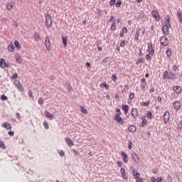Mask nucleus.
Returning <instances> with one entry per match:
<instances>
[{
    "label": "nucleus",
    "instance_id": "obj_26",
    "mask_svg": "<svg viewBox=\"0 0 182 182\" xmlns=\"http://www.w3.org/2000/svg\"><path fill=\"white\" fill-rule=\"evenodd\" d=\"M83 25H86V21H83Z\"/></svg>",
    "mask_w": 182,
    "mask_h": 182
},
{
    "label": "nucleus",
    "instance_id": "obj_7",
    "mask_svg": "<svg viewBox=\"0 0 182 182\" xmlns=\"http://www.w3.org/2000/svg\"><path fill=\"white\" fill-rule=\"evenodd\" d=\"M46 46H50V39L49 37L46 38Z\"/></svg>",
    "mask_w": 182,
    "mask_h": 182
},
{
    "label": "nucleus",
    "instance_id": "obj_12",
    "mask_svg": "<svg viewBox=\"0 0 182 182\" xmlns=\"http://www.w3.org/2000/svg\"><path fill=\"white\" fill-rule=\"evenodd\" d=\"M122 5V1L118 0L117 2L116 3L115 6L117 8H120V6Z\"/></svg>",
    "mask_w": 182,
    "mask_h": 182
},
{
    "label": "nucleus",
    "instance_id": "obj_9",
    "mask_svg": "<svg viewBox=\"0 0 182 182\" xmlns=\"http://www.w3.org/2000/svg\"><path fill=\"white\" fill-rule=\"evenodd\" d=\"M13 7H14V4H6V9L9 11H11V9H12Z\"/></svg>",
    "mask_w": 182,
    "mask_h": 182
},
{
    "label": "nucleus",
    "instance_id": "obj_20",
    "mask_svg": "<svg viewBox=\"0 0 182 182\" xmlns=\"http://www.w3.org/2000/svg\"><path fill=\"white\" fill-rule=\"evenodd\" d=\"M124 46V41H121L119 46Z\"/></svg>",
    "mask_w": 182,
    "mask_h": 182
},
{
    "label": "nucleus",
    "instance_id": "obj_28",
    "mask_svg": "<svg viewBox=\"0 0 182 182\" xmlns=\"http://www.w3.org/2000/svg\"><path fill=\"white\" fill-rule=\"evenodd\" d=\"M3 21H6V18H3Z\"/></svg>",
    "mask_w": 182,
    "mask_h": 182
},
{
    "label": "nucleus",
    "instance_id": "obj_17",
    "mask_svg": "<svg viewBox=\"0 0 182 182\" xmlns=\"http://www.w3.org/2000/svg\"><path fill=\"white\" fill-rule=\"evenodd\" d=\"M13 25L16 27L18 28V23L16 21H13Z\"/></svg>",
    "mask_w": 182,
    "mask_h": 182
},
{
    "label": "nucleus",
    "instance_id": "obj_3",
    "mask_svg": "<svg viewBox=\"0 0 182 182\" xmlns=\"http://www.w3.org/2000/svg\"><path fill=\"white\" fill-rule=\"evenodd\" d=\"M161 44L163 45V46H167L168 45V39H167L166 37H161L160 40Z\"/></svg>",
    "mask_w": 182,
    "mask_h": 182
},
{
    "label": "nucleus",
    "instance_id": "obj_19",
    "mask_svg": "<svg viewBox=\"0 0 182 182\" xmlns=\"http://www.w3.org/2000/svg\"><path fill=\"white\" fill-rule=\"evenodd\" d=\"M97 14L100 16H102V11H100V9L97 11Z\"/></svg>",
    "mask_w": 182,
    "mask_h": 182
},
{
    "label": "nucleus",
    "instance_id": "obj_1",
    "mask_svg": "<svg viewBox=\"0 0 182 182\" xmlns=\"http://www.w3.org/2000/svg\"><path fill=\"white\" fill-rule=\"evenodd\" d=\"M45 18L46 26H48V28H50V26H52V16H50V14H49V13H46L45 14Z\"/></svg>",
    "mask_w": 182,
    "mask_h": 182
},
{
    "label": "nucleus",
    "instance_id": "obj_11",
    "mask_svg": "<svg viewBox=\"0 0 182 182\" xmlns=\"http://www.w3.org/2000/svg\"><path fill=\"white\" fill-rule=\"evenodd\" d=\"M63 43L64 45V46H66V45L68 44V38L63 37Z\"/></svg>",
    "mask_w": 182,
    "mask_h": 182
},
{
    "label": "nucleus",
    "instance_id": "obj_4",
    "mask_svg": "<svg viewBox=\"0 0 182 182\" xmlns=\"http://www.w3.org/2000/svg\"><path fill=\"white\" fill-rule=\"evenodd\" d=\"M151 14L154 18H155L156 21H160V15L159 14V11L153 10Z\"/></svg>",
    "mask_w": 182,
    "mask_h": 182
},
{
    "label": "nucleus",
    "instance_id": "obj_2",
    "mask_svg": "<svg viewBox=\"0 0 182 182\" xmlns=\"http://www.w3.org/2000/svg\"><path fill=\"white\" fill-rule=\"evenodd\" d=\"M168 28H171V27H170V26H168L167 24L163 26L162 32H163L164 35H166V36L168 35V33L170 32V31L168 30Z\"/></svg>",
    "mask_w": 182,
    "mask_h": 182
},
{
    "label": "nucleus",
    "instance_id": "obj_6",
    "mask_svg": "<svg viewBox=\"0 0 182 182\" xmlns=\"http://www.w3.org/2000/svg\"><path fill=\"white\" fill-rule=\"evenodd\" d=\"M177 16H178V19L179 20V21L182 23V13L181 11H178L177 12Z\"/></svg>",
    "mask_w": 182,
    "mask_h": 182
},
{
    "label": "nucleus",
    "instance_id": "obj_10",
    "mask_svg": "<svg viewBox=\"0 0 182 182\" xmlns=\"http://www.w3.org/2000/svg\"><path fill=\"white\" fill-rule=\"evenodd\" d=\"M34 38L36 39V41H41V37H39V33H36L34 34Z\"/></svg>",
    "mask_w": 182,
    "mask_h": 182
},
{
    "label": "nucleus",
    "instance_id": "obj_13",
    "mask_svg": "<svg viewBox=\"0 0 182 182\" xmlns=\"http://www.w3.org/2000/svg\"><path fill=\"white\" fill-rule=\"evenodd\" d=\"M139 32L136 31L134 37L135 41H137L139 39Z\"/></svg>",
    "mask_w": 182,
    "mask_h": 182
},
{
    "label": "nucleus",
    "instance_id": "obj_16",
    "mask_svg": "<svg viewBox=\"0 0 182 182\" xmlns=\"http://www.w3.org/2000/svg\"><path fill=\"white\" fill-rule=\"evenodd\" d=\"M122 33H127V28H126L125 27H124V28H122Z\"/></svg>",
    "mask_w": 182,
    "mask_h": 182
},
{
    "label": "nucleus",
    "instance_id": "obj_15",
    "mask_svg": "<svg viewBox=\"0 0 182 182\" xmlns=\"http://www.w3.org/2000/svg\"><path fill=\"white\" fill-rule=\"evenodd\" d=\"M109 22H114V16H111V17L109 18Z\"/></svg>",
    "mask_w": 182,
    "mask_h": 182
},
{
    "label": "nucleus",
    "instance_id": "obj_21",
    "mask_svg": "<svg viewBox=\"0 0 182 182\" xmlns=\"http://www.w3.org/2000/svg\"><path fill=\"white\" fill-rule=\"evenodd\" d=\"M117 23H120V19L118 18V19L117 20Z\"/></svg>",
    "mask_w": 182,
    "mask_h": 182
},
{
    "label": "nucleus",
    "instance_id": "obj_22",
    "mask_svg": "<svg viewBox=\"0 0 182 182\" xmlns=\"http://www.w3.org/2000/svg\"><path fill=\"white\" fill-rule=\"evenodd\" d=\"M128 24H129V25H132V21H128Z\"/></svg>",
    "mask_w": 182,
    "mask_h": 182
},
{
    "label": "nucleus",
    "instance_id": "obj_18",
    "mask_svg": "<svg viewBox=\"0 0 182 182\" xmlns=\"http://www.w3.org/2000/svg\"><path fill=\"white\" fill-rule=\"evenodd\" d=\"M15 46H19V42L18 41H14Z\"/></svg>",
    "mask_w": 182,
    "mask_h": 182
},
{
    "label": "nucleus",
    "instance_id": "obj_8",
    "mask_svg": "<svg viewBox=\"0 0 182 182\" xmlns=\"http://www.w3.org/2000/svg\"><path fill=\"white\" fill-rule=\"evenodd\" d=\"M111 31H114L116 29V20H114L111 26Z\"/></svg>",
    "mask_w": 182,
    "mask_h": 182
},
{
    "label": "nucleus",
    "instance_id": "obj_23",
    "mask_svg": "<svg viewBox=\"0 0 182 182\" xmlns=\"http://www.w3.org/2000/svg\"><path fill=\"white\" fill-rule=\"evenodd\" d=\"M148 46H153V44L151 43H149Z\"/></svg>",
    "mask_w": 182,
    "mask_h": 182
},
{
    "label": "nucleus",
    "instance_id": "obj_5",
    "mask_svg": "<svg viewBox=\"0 0 182 182\" xmlns=\"http://www.w3.org/2000/svg\"><path fill=\"white\" fill-rule=\"evenodd\" d=\"M166 25H168L169 28H171V25L170 24V16L167 15L165 20Z\"/></svg>",
    "mask_w": 182,
    "mask_h": 182
},
{
    "label": "nucleus",
    "instance_id": "obj_25",
    "mask_svg": "<svg viewBox=\"0 0 182 182\" xmlns=\"http://www.w3.org/2000/svg\"><path fill=\"white\" fill-rule=\"evenodd\" d=\"M119 36H123V33H119Z\"/></svg>",
    "mask_w": 182,
    "mask_h": 182
},
{
    "label": "nucleus",
    "instance_id": "obj_27",
    "mask_svg": "<svg viewBox=\"0 0 182 182\" xmlns=\"http://www.w3.org/2000/svg\"><path fill=\"white\" fill-rule=\"evenodd\" d=\"M137 2H141L142 0H136Z\"/></svg>",
    "mask_w": 182,
    "mask_h": 182
},
{
    "label": "nucleus",
    "instance_id": "obj_24",
    "mask_svg": "<svg viewBox=\"0 0 182 182\" xmlns=\"http://www.w3.org/2000/svg\"><path fill=\"white\" fill-rule=\"evenodd\" d=\"M9 46H14V43H11V44H9Z\"/></svg>",
    "mask_w": 182,
    "mask_h": 182
},
{
    "label": "nucleus",
    "instance_id": "obj_14",
    "mask_svg": "<svg viewBox=\"0 0 182 182\" xmlns=\"http://www.w3.org/2000/svg\"><path fill=\"white\" fill-rule=\"evenodd\" d=\"M115 4H116V0H110L109 5L111 6H113V5H114Z\"/></svg>",
    "mask_w": 182,
    "mask_h": 182
}]
</instances>
